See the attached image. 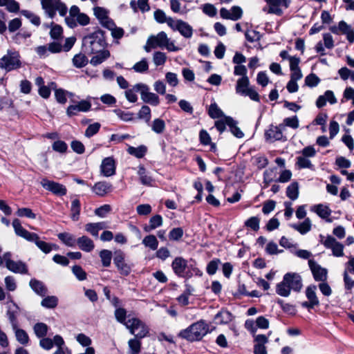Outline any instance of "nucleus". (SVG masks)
Here are the masks:
<instances>
[{
  "label": "nucleus",
  "mask_w": 354,
  "mask_h": 354,
  "mask_svg": "<svg viewBox=\"0 0 354 354\" xmlns=\"http://www.w3.org/2000/svg\"><path fill=\"white\" fill-rule=\"evenodd\" d=\"M42 8L46 15L53 19L57 11L60 16L65 17L66 25L71 28H76L78 25L85 26L90 23L89 17L80 12L78 6H72L69 10V15L66 16L68 8L61 0H41Z\"/></svg>",
  "instance_id": "1"
},
{
  "label": "nucleus",
  "mask_w": 354,
  "mask_h": 354,
  "mask_svg": "<svg viewBox=\"0 0 354 354\" xmlns=\"http://www.w3.org/2000/svg\"><path fill=\"white\" fill-rule=\"evenodd\" d=\"M301 277L296 272H288L283 277L282 281L276 286V292L282 297H288L291 290L299 292L302 288Z\"/></svg>",
  "instance_id": "2"
},
{
  "label": "nucleus",
  "mask_w": 354,
  "mask_h": 354,
  "mask_svg": "<svg viewBox=\"0 0 354 354\" xmlns=\"http://www.w3.org/2000/svg\"><path fill=\"white\" fill-rule=\"evenodd\" d=\"M106 45L104 32L100 29L84 36L82 39V50L88 55L99 52L105 48Z\"/></svg>",
  "instance_id": "3"
},
{
  "label": "nucleus",
  "mask_w": 354,
  "mask_h": 354,
  "mask_svg": "<svg viewBox=\"0 0 354 354\" xmlns=\"http://www.w3.org/2000/svg\"><path fill=\"white\" fill-rule=\"evenodd\" d=\"M12 227L15 234L24 238L28 241L34 242L35 245L44 253L48 254L53 250L51 244L41 241L39 236L34 232H30L21 226L19 219L15 218L12 221Z\"/></svg>",
  "instance_id": "4"
},
{
  "label": "nucleus",
  "mask_w": 354,
  "mask_h": 354,
  "mask_svg": "<svg viewBox=\"0 0 354 354\" xmlns=\"http://www.w3.org/2000/svg\"><path fill=\"white\" fill-rule=\"evenodd\" d=\"M208 330V325L203 321H199L181 330L178 336L190 342L198 341L207 333Z\"/></svg>",
  "instance_id": "5"
},
{
  "label": "nucleus",
  "mask_w": 354,
  "mask_h": 354,
  "mask_svg": "<svg viewBox=\"0 0 354 354\" xmlns=\"http://www.w3.org/2000/svg\"><path fill=\"white\" fill-rule=\"evenodd\" d=\"M22 66L21 57L19 52L15 49H8L0 58V68L6 73L18 70Z\"/></svg>",
  "instance_id": "6"
},
{
  "label": "nucleus",
  "mask_w": 354,
  "mask_h": 354,
  "mask_svg": "<svg viewBox=\"0 0 354 354\" xmlns=\"http://www.w3.org/2000/svg\"><path fill=\"white\" fill-rule=\"evenodd\" d=\"M172 269L174 273L180 277L190 278L193 273L198 274L200 272L198 269L189 266L187 262L183 257H176L171 263Z\"/></svg>",
  "instance_id": "7"
},
{
  "label": "nucleus",
  "mask_w": 354,
  "mask_h": 354,
  "mask_svg": "<svg viewBox=\"0 0 354 354\" xmlns=\"http://www.w3.org/2000/svg\"><path fill=\"white\" fill-rule=\"evenodd\" d=\"M153 43L156 48H166L169 52H177L180 48L176 46L174 41H171L165 32L161 31L156 35L149 37V43Z\"/></svg>",
  "instance_id": "8"
},
{
  "label": "nucleus",
  "mask_w": 354,
  "mask_h": 354,
  "mask_svg": "<svg viewBox=\"0 0 354 354\" xmlns=\"http://www.w3.org/2000/svg\"><path fill=\"white\" fill-rule=\"evenodd\" d=\"M125 326L136 338L142 339L149 333V329L145 324L136 317L129 319L125 323Z\"/></svg>",
  "instance_id": "9"
},
{
  "label": "nucleus",
  "mask_w": 354,
  "mask_h": 354,
  "mask_svg": "<svg viewBox=\"0 0 354 354\" xmlns=\"http://www.w3.org/2000/svg\"><path fill=\"white\" fill-rule=\"evenodd\" d=\"M283 129L273 124L270 125L265 132V138L267 141L273 142L274 141H286L287 138L283 134Z\"/></svg>",
  "instance_id": "10"
},
{
  "label": "nucleus",
  "mask_w": 354,
  "mask_h": 354,
  "mask_svg": "<svg viewBox=\"0 0 354 354\" xmlns=\"http://www.w3.org/2000/svg\"><path fill=\"white\" fill-rule=\"evenodd\" d=\"M113 263L121 274L127 276L131 272V268L130 265L125 262L124 254L122 251L118 250L115 252Z\"/></svg>",
  "instance_id": "11"
},
{
  "label": "nucleus",
  "mask_w": 354,
  "mask_h": 354,
  "mask_svg": "<svg viewBox=\"0 0 354 354\" xmlns=\"http://www.w3.org/2000/svg\"><path fill=\"white\" fill-rule=\"evenodd\" d=\"M40 185L46 190H48L57 196H64L66 194L65 186L58 183L50 180L48 178H42Z\"/></svg>",
  "instance_id": "12"
},
{
  "label": "nucleus",
  "mask_w": 354,
  "mask_h": 354,
  "mask_svg": "<svg viewBox=\"0 0 354 354\" xmlns=\"http://www.w3.org/2000/svg\"><path fill=\"white\" fill-rule=\"evenodd\" d=\"M320 237L322 239L321 242L326 248L332 250L333 255L336 257H342L344 255L343 245L337 241L335 238L331 236H328L324 241H323L322 239L324 236L321 235Z\"/></svg>",
  "instance_id": "13"
},
{
  "label": "nucleus",
  "mask_w": 354,
  "mask_h": 354,
  "mask_svg": "<svg viewBox=\"0 0 354 354\" xmlns=\"http://www.w3.org/2000/svg\"><path fill=\"white\" fill-rule=\"evenodd\" d=\"M308 266L315 281H324L326 280L328 272L326 268L321 267L313 259L308 260Z\"/></svg>",
  "instance_id": "14"
},
{
  "label": "nucleus",
  "mask_w": 354,
  "mask_h": 354,
  "mask_svg": "<svg viewBox=\"0 0 354 354\" xmlns=\"http://www.w3.org/2000/svg\"><path fill=\"white\" fill-rule=\"evenodd\" d=\"M91 108V103L86 100H81L76 104L70 105L66 109V114L69 117L77 115L79 112H87Z\"/></svg>",
  "instance_id": "15"
},
{
  "label": "nucleus",
  "mask_w": 354,
  "mask_h": 354,
  "mask_svg": "<svg viewBox=\"0 0 354 354\" xmlns=\"http://www.w3.org/2000/svg\"><path fill=\"white\" fill-rule=\"evenodd\" d=\"M220 15L221 18L225 19L237 21L242 17L243 10L241 7L237 6H232L230 10L225 8H222L220 10Z\"/></svg>",
  "instance_id": "16"
},
{
  "label": "nucleus",
  "mask_w": 354,
  "mask_h": 354,
  "mask_svg": "<svg viewBox=\"0 0 354 354\" xmlns=\"http://www.w3.org/2000/svg\"><path fill=\"white\" fill-rule=\"evenodd\" d=\"M101 171L106 177H110L115 173V162L112 157L105 158L101 164Z\"/></svg>",
  "instance_id": "17"
},
{
  "label": "nucleus",
  "mask_w": 354,
  "mask_h": 354,
  "mask_svg": "<svg viewBox=\"0 0 354 354\" xmlns=\"http://www.w3.org/2000/svg\"><path fill=\"white\" fill-rule=\"evenodd\" d=\"M145 87L142 88L141 92V99L142 101L152 106H158L160 104L159 97L156 94L149 92V86L145 84Z\"/></svg>",
  "instance_id": "18"
},
{
  "label": "nucleus",
  "mask_w": 354,
  "mask_h": 354,
  "mask_svg": "<svg viewBox=\"0 0 354 354\" xmlns=\"http://www.w3.org/2000/svg\"><path fill=\"white\" fill-rule=\"evenodd\" d=\"M6 314L10 323L11 324L12 328H16V326H19L17 320V316L19 315V307L15 303L11 302L8 304Z\"/></svg>",
  "instance_id": "19"
},
{
  "label": "nucleus",
  "mask_w": 354,
  "mask_h": 354,
  "mask_svg": "<svg viewBox=\"0 0 354 354\" xmlns=\"http://www.w3.org/2000/svg\"><path fill=\"white\" fill-rule=\"evenodd\" d=\"M142 88H145V84L138 83L133 86L132 88L127 89L124 92L127 100L131 103L137 102L138 96L136 93L139 92L141 94Z\"/></svg>",
  "instance_id": "20"
},
{
  "label": "nucleus",
  "mask_w": 354,
  "mask_h": 354,
  "mask_svg": "<svg viewBox=\"0 0 354 354\" xmlns=\"http://www.w3.org/2000/svg\"><path fill=\"white\" fill-rule=\"evenodd\" d=\"M256 342L254 347V354H267L265 344L268 342V337L265 335H258L255 337Z\"/></svg>",
  "instance_id": "21"
},
{
  "label": "nucleus",
  "mask_w": 354,
  "mask_h": 354,
  "mask_svg": "<svg viewBox=\"0 0 354 354\" xmlns=\"http://www.w3.org/2000/svg\"><path fill=\"white\" fill-rule=\"evenodd\" d=\"M29 286L32 290L38 295L45 297L48 293V289L44 283L36 279H30Z\"/></svg>",
  "instance_id": "22"
},
{
  "label": "nucleus",
  "mask_w": 354,
  "mask_h": 354,
  "mask_svg": "<svg viewBox=\"0 0 354 354\" xmlns=\"http://www.w3.org/2000/svg\"><path fill=\"white\" fill-rule=\"evenodd\" d=\"M79 248L84 252H90L94 248L93 241L86 236H82L77 239V243Z\"/></svg>",
  "instance_id": "23"
},
{
  "label": "nucleus",
  "mask_w": 354,
  "mask_h": 354,
  "mask_svg": "<svg viewBox=\"0 0 354 354\" xmlns=\"http://www.w3.org/2000/svg\"><path fill=\"white\" fill-rule=\"evenodd\" d=\"M252 86H250V80L248 77H241L236 81L235 90L238 95H243Z\"/></svg>",
  "instance_id": "24"
},
{
  "label": "nucleus",
  "mask_w": 354,
  "mask_h": 354,
  "mask_svg": "<svg viewBox=\"0 0 354 354\" xmlns=\"http://www.w3.org/2000/svg\"><path fill=\"white\" fill-rule=\"evenodd\" d=\"M52 89L55 90V99L59 104H64L67 102L66 95L72 96V93L68 92L62 88H56V83H50Z\"/></svg>",
  "instance_id": "25"
},
{
  "label": "nucleus",
  "mask_w": 354,
  "mask_h": 354,
  "mask_svg": "<svg viewBox=\"0 0 354 354\" xmlns=\"http://www.w3.org/2000/svg\"><path fill=\"white\" fill-rule=\"evenodd\" d=\"M95 55L91 59V64L93 66H97L104 62L110 57V52L105 48H102L99 52H95Z\"/></svg>",
  "instance_id": "26"
},
{
  "label": "nucleus",
  "mask_w": 354,
  "mask_h": 354,
  "mask_svg": "<svg viewBox=\"0 0 354 354\" xmlns=\"http://www.w3.org/2000/svg\"><path fill=\"white\" fill-rule=\"evenodd\" d=\"M6 268L9 270L15 273L26 274L28 272V268L26 263L21 261H9Z\"/></svg>",
  "instance_id": "27"
},
{
  "label": "nucleus",
  "mask_w": 354,
  "mask_h": 354,
  "mask_svg": "<svg viewBox=\"0 0 354 354\" xmlns=\"http://www.w3.org/2000/svg\"><path fill=\"white\" fill-rule=\"evenodd\" d=\"M311 210L315 212L319 216L322 218L326 219L327 221L330 222L331 220L328 218L331 214V210L326 205L322 204L316 205L312 207Z\"/></svg>",
  "instance_id": "28"
},
{
  "label": "nucleus",
  "mask_w": 354,
  "mask_h": 354,
  "mask_svg": "<svg viewBox=\"0 0 354 354\" xmlns=\"http://www.w3.org/2000/svg\"><path fill=\"white\" fill-rule=\"evenodd\" d=\"M93 191L99 196H104L111 191V185L106 181H100L95 184Z\"/></svg>",
  "instance_id": "29"
},
{
  "label": "nucleus",
  "mask_w": 354,
  "mask_h": 354,
  "mask_svg": "<svg viewBox=\"0 0 354 354\" xmlns=\"http://www.w3.org/2000/svg\"><path fill=\"white\" fill-rule=\"evenodd\" d=\"M178 24L179 26L178 27V28L177 31H178L180 34L185 38H191L193 35L192 27L188 23L183 20H180V22Z\"/></svg>",
  "instance_id": "30"
},
{
  "label": "nucleus",
  "mask_w": 354,
  "mask_h": 354,
  "mask_svg": "<svg viewBox=\"0 0 354 354\" xmlns=\"http://www.w3.org/2000/svg\"><path fill=\"white\" fill-rule=\"evenodd\" d=\"M311 221L306 218L304 221L299 224H291L290 226L301 234H305L311 230Z\"/></svg>",
  "instance_id": "31"
},
{
  "label": "nucleus",
  "mask_w": 354,
  "mask_h": 354,
  "mask_svg": "<svg viewBox=\"0 0 354 354\" xmlns=\"http://www.w3.org/2000/svg\"><path fill=\"white\" fill-rule=\"evenodd\" d=\"M149 125L151 127V130L157 134L162 133L166 127L165 121L160 118L154 119L151 122H149Z\"/></svg>",
  "instance_id": "32"
},
{
  "label": "nucleus",
  "mask_w": 354,
  "mask_h": 354,
  "mask_svg": "<svg viewBox=\"0 0 354 354\" xmlns=\"http://www.w3.org/2000/svg\"><path fill=\"white\" fill-rule=\"evenodd\" d=\"M57 236L60 241H62L68 247H74L77 243V239L75 236L68 233L62 232L57 234Z\"/></svg>",
  "instance_id": "33"
},
{
  "label": "nucleus",
  "mask_w": 354,
  "mask_h": 354,
  "mask_svg": "<svg viewBox=\"0 0 354 354\" xmlns=\"http://www.w3.org/2000/svg\"><path fill=\"white\" fill-rule=\"evenodd\" d=\"M147 151V147L145 145H140L138 147L129 146L127 149V152L137 158H143Z\"/></svg>",
  "instance_id": "34"
},
{
  "label": "nucleus",
  "mask_w": 354,
  "mask_h": 354,
  "mask_svg": "<svg viewBox=\"0 0 354 354\" xmlns=\"http://www.w3.org/2000/svg\"><path fill=\"white\" fill-rule=\"evenodd\" d=\"M232 319L231 313L227 310H221L214 317L216 324H227Z\"/></svg>",
  "instance_id": "35"
},
{
  "label": "nucleus",
  "mask_w": 354,
  "mask_h": 354,
  "mask_svg": "<svg viewBox=\"0 0 354 354\" xmlns=\"http://www.w3.org/2000/svg\"><path fill=\"white\" fill-rule=\"evenodd\" d=\"M227 122H228V127L230 129V131L232 133L238 138H241L243 137L244 133L243 131L237 127V122L232 118L227 117Z\"/></svg>",
  "instance_id": "36"
},
{
  "label": "nucleus",
  "mask_w": 354,
  "mask_h": 354,
  "mask_svg": "<svg viewBox=\"0 0 354 354\" xmlns=\"http://www.w3.org/2000/svg\"><path fill=\"white\" fill-rule=\"evenodd\" d=\"M141 339L134 337L128 342L129 354H139L141 350Z\"/></svg>",
  "instance_id": "37"
},
{
  "label": "nucleus",
  "mask_w": 354,
  "mask_h": 354,
  "mask_svg": "<svg viewBox=\"0 0 354 354\" xmlns=\"http://www.w3.org/2000/svg\"><path fill=\"white\" fill-rule=\"evenodd\" d=\"M329 29L333 34L339 35L340 32H342V34L345 35L349 30L351 29V27L344 21H340L339 22L338 26H330Z\"/></svg>",
  "instance_id": "38"
},
{
  "label": "nucleus",
  "mask_w": 354,
  "mask_h": 354,
  "mask_svg": "<svg viewBox=\"0 0 354 354\" xmlns=\"http://www.w3.org/2000/svg\"><path fill=\"white\" fill-rule=\"evenodd\" d=\"M12 330L15 331L17 340L21 344H28L29 342V337L27 333L24 330L19 328V326H16V328H12Z\"/></svg>",
  "instance_id": "39"
},
{
  "label": "nucleus",
  "mask_w": 354,
  "mask_h": 354,
  "mask_svg": "<svg viewBox=\"0 0 354 354\" xmlns=\"http://www.w3.org/2000/svg\"><path fill=\"white\" fill-rule=\"evenodd\" d=\"M299 119L297 115L286 118L283 120V123L280 124V127L285 129L286 127L296 129L299 127Z\"/></svg>",
  "instance_id": "40"
},
{
  "label": "nucleus",
  "mask_w": 354,
  "mask_h": 354,
  "mask_svg": "<svg viewBox=\"0 0 354 354\" xmlns=\"http://www.w3.org/2000/svg\"><path fill=\"white\" fill-rule=\"evenodd\" d=\"M138 117L140 120H143L147 124H149L151 118V111L149 106L143 105L140 109Z\"/></svg>",
  "instance_id": "41"
},
{
  "label": "nucleus",
  "mask_w": 354,
  "mask_h": 354,
  "mask_svg": "<svg viewBox=\"0 0 354 354\" xmlns=\"http://www.w3.org/2000/svg\"><path fill=\"white\" fill-rule=\"evenodd\" d=\"M57 304L58 298L56 296H45L41 301V305L46 308H55Z\"/></svg>",
  "instance_id": "42"
},
{
  "label": "nucleus",
  "mask_w": 354,
  "mask_h": 354,
  "mask_svg": "<svg viewBox=\"0 0 354 354\" xmlns=\"http://www.w3.org/2000/svg\"><path fill=\"white\" fill-rule=\"evenodd\" d=\"M287 196L292 201L296 200L299 196V185L297 182L291 183L286 189Z\"/></svg>",
  "instance_id": "43"
},
{
  "label": "nucleus",
  "mask_w": 354,
  "mask_h": 354,
  "mask_svg": "<svg viewBox=\"0 0 354 354\" xmlns=\"http://www.w3.org/2000/svg\"><path fill=\"white\" fill-rule=\"evenodd\" d=\"M166 54L161 51H155L153 54V62L156 66H163L167 62Z\"/></svg>",
  "instance_id": "44"
},
{
  "label": "nucleus",
  "mask_w": 354,
  "mask_h": 354,
  "mask_svg": "<svg viewBox=\"0 0 354 354\" xmlns=\"http://www.w3.org/2000/svg\"><path fill=\"white\" fill-rule=\"evenodd\" d=\"M48 327L44 323H37L34 327L33 330L37 337L39 338L44 337L48 332Z\"/></svg>",
  "instance_id": "45"
},
{
  "label": "nucleus",
  "mask_w": 354,
  "mask_h": 354,
  "mask_svg": "<svg viewBox=\"0 0 354 354\" xmlns=\"http://www.w3.org/2000/svg\"><path fill=\"white\" fill-rule=\"evenodd\" d=\"M316 288L315 286H308L306 290V295L312 304L318 306L319 302L315 293Z\"/></svg>",
  "instance_id": "46"
},
{
  "label": "nucleus",
  "mask_w": 354,
  "mask_h": 354,
  "mask_svg": "<svg viewBox=\"0 0 354 354\" xmlns=\"http://www.w3.org/2000/svg\"><path fill=\"white\" fill-rule=\"evenodd\" d=\"M71 217L73 221H77L80 213V202L78 199H74L71 203Z\"/></svg>",
  "instance_id": "47"
},
{
  "label": "nucleus",
  "mask_w": 354,
  "mask_h": 354,
  "mask_svg": "<svg viewBox=\"0 0 354 354\" xmlns=\"http://www.w3.org/2000/svg\"><path fill=\"white\" fill-rule=\"evenodd\" d=\"M113 112L122 121L130 122L133 120L134 113L130 111H125L120 109H114Z\"/></svg>",
  "instance_id": "48"
},
{
  "label": "nucleus",
  "mask_w": 354,
  "mask_h": 354,
  "mask_svg": "<svg viewBox=\"0 0 354 354\" xmlns=\"http://www.w3.org/2000/svg\"><path fill=\"white\" fill-rule=\"evenodd\" d=\"M132 68L136 73H144L147 72L149 69L147 59L142 58L140 62L136 63Z\"/></svg>",
  "instance_id": "49"
},
{
  "label": "nucleus",
  "mask_w": 354,
  "mask_h": 354,
  "mask_svg": "<svg viewBox=\"0 0 354 354\" xmlns=\"http://www.w3.org/2000/svg\"><path fill=\"white\" fill-rule=\"evenodd\" d=\"M142 243L150 249L155 250L158 248V242L154 235H148L142 240Z\"/></svg>",
  "instance_id": "50"
},
{
  "label": "nucleus",
  "mask_w": 354,
  "mask_h": 354,
  "mask_svg": "<svg viewBox=\"0 0 354 354\" xmlns=\"http://www.w3.org/2000/svg\"><path fill=\"white\" fill-rule=\"evenodd\" d=\"M88 63L87 57L83 54H77L73 58V64L77 68H82Z\"/></svg>",
  "instance_id": "51"
},
{
  "label": "nucleus",
  "mask_w": 354,
  "mask_h": 354,
  "mask_svg": "<svg viewBox=\"0 0 354 354\" xmlns=\"http://www.w3.org/2000/svg\"><path fill=\"white\" fill-rule=\"evenodd\" d=\"M100 257L101 259L103 266L109 267L111 265L112 252L110 250H101L100 252Z\"/></svg>",
  "instance_id": "52"
},
{
  "label": "nucleus",
  "mask_w": 354,
  "mask_h": 354,
  "mask_svg": "<svg viewBox=\"0 0 354 354\" xmlns=\"http://www.w3.org/2000/svg\"><path fill=\"white\" fill-rule=\"evenodd\" d=\"M93 13L95 17L98 19L99 22H101L109 17V12L102 7H94Z\"/></svg>",
  "instance_id": "53"
},
{
  "label": "nucleus",
  "mask_w": 354,
  "mask_h": 354,
  "mask_svg": "<svg viewBox=\"0 0 354 354\" xmlns=\"http://www.w3.org/2000/svg\"><path fill=\"white\" fill-rule=\"evenodd\" d=\"M21 12L24 17L28 19L32 24L37 26H39L40 18L37 15H35L33 12L29 10H21Z\"/></svg>",
  "instance_id": "54"
},
{
  "label": "nucleus",
  "mask_w": 354,
  "mask_h": 354,
  "mask_svg": "<svg viewBox=\"0 0 354 354\" xmlns=\"http://www.w3.org/2000/svg\"><path fill=\"white\" fill-rule=\"evenodd\" d=\"M100 124L99 122H95L90 124L85 131V136L87 138H91L95 135L100 129Z\"/></svg>",
  "instance_id": "55"
},
{
  "label": "nucleus",
  "mask_w": 354,
  "mask_h": 354,
  "mask_svg": "<svg viewBox=\"0 0 354 354\" xmlns=\"http://www.w3.org/2000/svg\"><path fill=\"white\" fill-rule=\"evenodd\" d=\"M208 114L212 118L216 119L221 118L223 115V112L217 104L214 103L209 106Z\"/></svg>",
  "instance_id": "56"
},
{
  "label": "nucleus",
  "mask_w": 354,
  "mask_h": 354,
  "mask_svg": "<svg viewBox=\"0 0 354 354\" xmlns=\"http://www.w3.org/2000/svg\"><path fill=\"white\" fill-rule=\"evenodd\" d=\"M245 36L247 41L251 43L259 41L261 39L260 32L254 30H247Z\"/></svg>",
  "instance_id": "57"
},
{
  "label": "nucleus",
  "mask_w": 354,
  "mask_h": 354,
  "mask_svg": "<svg viewBox=\"0 0 354 354\" xmlns=\"http://www.w3.org/2000/svg\"><path fill=\"white\" fill-rule=\"evenodd\" d=\"M52 28L50 31V37L54 39H58L62 37L63 30L62 28L57 24H51Z\"/></svg>",
  "instance_id": "58"
},
{
  "label": "nucleus",
  "mask_w": 354,
  "mask_h": 354,
  "mask_svg": "<svg viewBox=\"0 0 354 354\" xmlns=\"http://www.w3.org/2000/svg\"><path fill=\"white\" fill-rule=\"evenodd\" d=\"M320 82L319 77L314 73L307 75L305 78V84L309 87L316 86Z\"/></svg>",
  "instance_id": "59"
},
{
  "label": "nucleus",
  "mask_w": 354,
  "mask_h": 354,
  "mask_svg": "<svg viewBox=\"0 0 354 354\" xmlns=\"http://www.w3.org/2000/svg\"><path fill=\"white\" fill-rule=\"evenodd\" d=\"M165 80L167 84L172 87H176L178 84V76L174 73L167 72L165 74Z\"/></svg>",
  "instance_id": "60"
},
{
  "label": "nucleus",
  "mask_w": 354,
  "mask_h": 354,
  "mask_svg": "<svg viewBox=\"0 0 354 354\" xmlns=\"http://www.w3.org/2000/svg\"><path fill=\"white\" fill-rule=\"evenodd\" d=\"M127 311L124 308H119L115 311V317L118 322L125 326Z\"/></svg>",
  "instance_id": "61"
},
{
  "label": "nucleus",
  "mask_w": 354,
  "mask_h": 354,
  "mask_svg": "<svg viewBox=\"0 0 354 354\" xmlns=\"http://www.w3.org/2000/svg\"><path fill=\"white\" fill-rule=\"evenodd\" d=\"M73 273L75 275L77 279L83 281L86 279V273L80 266H74L72 268Z\"/></svg>",
  "instance_id": "62"
},
{
  "label": "nucleus",
  "mask_w": 354,
  "mask_h": 354,
  "mask_svg": "<svg viewBox=\"0 0 354 354\" xmlns=\"http://www.w3.org/2000/svg\"><path fill=\"white\" fill-rule=\"evenodd\" d=\"M203 12L210 17H214L216 15L217 10L213 4L205 3L203 6Z\"/></svg>",
  "instance_id": "63"
},
{
  "label": "nucleus",
  "mask_w": 354,
  "mask_h": 354,
  "mask_svg": "<svg viewBox=\"0 0 354 354\" xmlns=\"http://www.w3.org/2000/svg\"><path fill=\"white\" fill-rule=\"evenodd\" d=\"M155 20L159 24L166 23L169 17H167L165 12L160 9H157L153 13Z\"/></svg>",
  "instance_id": "64"
}]
</instances>
